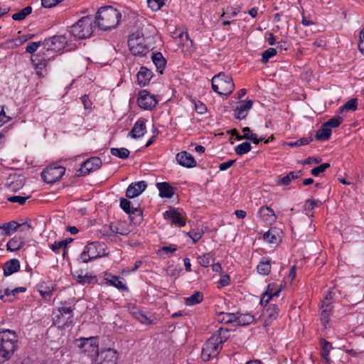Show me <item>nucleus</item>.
<instances>
[{
  "mask_svg": "<svg viewBox=\"0 0 364 364\" xmlns=\"http://www.w3.org/2000/svg\"><path fill=\"white\" fill-rule=\"evenodd\" d=\"M73 277L78 283L82 284L95 283L97 281L96 276L87 273L82 274V272H75Z\"/></svg>",
  "mask_w": 364,
  "mask_h": 364,
  "instance_id": "29",
  "label": "nucleus"
},
{
  "mask_svg": "<svg viewBox=\"0 0 364 364\" xmlns=\"http://www.w3.org/2000/svg\"><path fill=\"white\" fill-rule=\"evenodd\" d=\"M176 38V36L175 37ZM177 38L180 40L181 46H188V44L192 45V41L189 40L188 35L186 32H181V33L177 35Z\"/></svg>",
  "mask_w": 364,
  "mask_h": 364,
  "instance_id": "58",
  "label": "nucleus"
},
{
  "mask_svg": "<svg viewBox=\"0 0 364 364\" xmlns=\"http://www.w3.org/2000/svg\"><path fill=\"white\" fill-rule=\"evenodd\" d=\"M95 20L91 16L82 17L71 27V33L78 39H86L92 36L95 29Z\"/></svg>",
  "mask_w": 364,
  "mask_h": 364,
  "instance_id": "5",
  "label": "nucleus"
},
{
  "mask_svg": "<svg viewBox=\"0 0 364 364\" xmlns=\"http://www.w3.org/2000/svg\"><path fill=\"white\" fill-rule=\"evenodd\" d=\"M203 299V294L200 291H196L191 296L186 299V304L187 306H193L201 302Z\"/></svg>",
  "mask_w": 364,
  "mask_h": 364,
  "instance_id": "40",
  "label": "nucleus"
},
{
  "mask_svg": "<svg viewBox=\"0 0 364 364\" xmlns=\"http://www.w3.org/2000/svg\"><path fill=\"white\" fill-rule=\"evenodd\" d=\"M263 239L266 242L272 244H276L278 242L276 230H270L263 235Z\"/></svg>",
  "mask_w": 364,
  "mask_h": 364,
  "instance_id": "51",
  "label": "nucleus"
},
{
  "mask_svg": "<svg viewBox=\"0 0 364 364\" xmlns=\"http://www.w3.org/2000/svg\"><path fill=\"white\" fill-rule=\"evenodd\" d=\"M27 199H28V197H23V196H11V197L8 198V200L9 202L18 203L20 205L24 204Z\"/></svg>",
  "mask_w": 364,
  "mask_h": 364,
  "instance_id": "60",
  "label": "nucleus"
},
{
  "mask_svg": "<svg viewBox=\"0 0 364 364\" xmlns=\"http://www.w3.org/2000/svg\"><path fill=\"white\" fill-rule=\"evenodd\" d=\"M137 102L141 108L151 110L156 107L158 103V100L156 99L154 95H151L145 90H143L139 92Z\"/></svg>",
  "mask_w": 364,
  "mask_h": 364,
  "instance_id": "12",
  "label": "nucleus"
},
{
  "mask_svg": "<svg viewBox=\"0 0 364 364\" xmlns=\"http://www.w3.org/2000/svg\"><path fill=\"white\" fill-rule=\"evenodd\" d=\"M67 245V242L65 240H61L58 242H55L53 244L50 245V248L54 252H57L59 249L63 248L65 249Z\"/></svg>",
  "mask_w": 364,
  "mask_h": 364,
  "instance_id": "59",
  "label": "nucleus"
},
{
  "mask_svg": "<svg viewBox=\"0 0 364 364\" xmlns=\"http://www.w3.org/2000/svg\"><path fill=\"white\" fill-rule=\"evenodd\" d=\"M257 272L262 275H267L271 271V262L269 260L262 261L257 265Z\"/></svg>",
  "mask_w": 364,
  "mask_h": 364,
  "instance_id": "45",
  "label": "nucleus"
},
{
  "mask_svg": "<svg viewBox=\"0 0 364 364\" xmlns=\"http://www.w3.org/2000/svg\"><path fill=\"white\" fill-rule=\"evenodd\" d=\"M357 99H351L339 108V113L341 114L345 111H355L357 109Z\"/></svg>",
  "mask_w": 364,
  "mask_h": 364,
  "instance_id": "43",
  "label": "nucleus"
},
{
  "mask_svg": "<svg viewBox=\"0 0 364 364\" xmlns=\"http://www.w3.org/2000/svg\"><path fill=\"white\" fill-rule=\"evenodd\" d=\"M155 28L151 26H142L133 31L128 38V46H151L156 43Z\"/></svg>",
  "mask_w": 364,
  "mask_h": 364,
  "instance_id": "3",
  "label": "nucleus"
},
{
  "mask_svg": "<svg viewBox=\"0 0 364 364\" xmlns=\"http://www.w3.org/2000/svg\"><path fill=\"white\" fill-rule=\"evenodd\" d=\"M230 283V277L228 274H223L221 276L219 284L221 287H225L228 285Z\"/></svg>",
  "mask_w": 364,
  "mask_h": 364,
  "instance_id": "64",
  "label": "nucleus"
},
{
  "mask_svg": "<svg viewBox=\"0 0 364 364\" xmlns=\"http://www.w3.org/2000/svg\"><path fill=\"white\" fill-rule=\"evenodd\" d=\"M159 190V196L162 198H171L175 194L173 187L167 182H159L156 184Z\"/></svg>",
  "mask_w": 364,
  "mask_h": 364,
  "instance_id": "21",
  "label": "nucleus"
},
{
  "mask_svg": "<svg viewBox=\"0 0 364 364\" xmlns=\"http://www.w3.org/2000/svg\"><path fill=\"white\" fill-rule=\"evenodd\" d=\"M235 324L237 326H247L251 324L255 321V316L250 314H235Z\"/></svg>",
  "mask_w": 364,
  "mask_h": 364,
  "instance_id": "27",
  "label": "nucleus"
},
{
  "mask_svg": "<svg viewBox=\"0 0 364 364\" xmlns=\"http://www.w3.org/2000/svg\"><path fill=\"white\" fill-rule=\"evenodd\" d=\"M75 346L80 350L82 353L88 357L95 358L99 354V343L97 336L76 339Z\"/></svg>",
  "mask_w": 364,
  "mask_h": 364,
  "instance_id": "7",
  "label": "nucleus"
},
{
  "mask_svg": "<svg viewBox=\"0 0 364 364\" xmlns=\"http://www.w3.org/2000/svg\"><path fill=\"white\" fill-rule=\"evenodd\" d=\"M105 280L107 284L115 287L118 289L128 290L127 287L123 283L122 280L119 277L109 274L106 276Z\"/></svg>",
  "mask_w": 364,
  "mask_h": 364,
  "instance_id": "32",
  "label": "nucleus"
},
{
  "mask_svg": "<svg viewBox=\"0 0 364 364\" xmlns=\"http://www.w3.org/2000/svg\"><path fill=\"white\" fill-rule=\"evenodd\" d=\"M34 37V34H21V32H19L18 37L14 39V44L15 46L22 45Z\"/></svg>",
  "mask_w": 364,
  "mask_h": 364,
  "instance_id": "52",
  "label": "nucleus"
},
{
  "mask_svg": "<svg viewBox=\"0 0 364 364\" xmlns=\"http://www.w3.org/2000/svg\"><path fill=\"white\" fill-rule=\"evenodd\" d=\"M283 288L282 284L271 283L267 286V291L260 300L261 304L269 303L270 299L274 297H278Z\"/></svg>",
  "mask_w": 364,
  "mask_h": 364,
  "instance_id": "15",
  "label": "nucleus"
},
{
  "mask_svg": "<svg viewBox=\"0 0 364 364\" xmlns=\"http://www.w3.org/2000/svg\"><path fill=\"white\" fill-rule=\"evenodd\" d=\"M151 59L155 66L156 67L157 71L160 73H163V70L166 65V60L164 58L161 53H153Z\"/></svg>",
  "mask_w": 364,
  "mask_h": 364,
  "instance_id": "28",
  "label": "nucleus"
},
{
  "mask_svg": "<svg viewBox=\"0 0 364 364\" xmlns=\"http://www.w3.org/2000/svg\"><path fill=\"white\" fill-rule=\"evenodd\" d=\"M117 351L112 348H107L99 353L94 364H117Z\"/></svg>",
  "mask_w": 364,
  "mask_h": 364,
  "instance_id": "13",
  "label": "nucleus"
},
{
  "mask_svg": "<svg viewBox=\"0 0 364 364\" xmlns=\"http://www.w3.org/2000/svg\"><path fill=\"white\" fill-rule=\"evenodd\" d=\"M343 119L341 116L337 115L325 122V124L327 125L329 128H336L341 124Z\"/></svg>",
  "mask_w": 364,
  "mask_h": 364,
  "instance_id": "54",
  "label": "nucleus"
},
{
  "mask_svg": "<svg viewBox=\"0 0 364 364\" xmlns=\"http://www.w3.org/2000/svg\"><path fill=\"white\" fill-rule=\"evenodd\" d=\"M331 133V129L324 123L322 124L321 127L317 130L316 139L319 141H326L330 138Z\"/></svg>",
  "mask_w": 364,
  "mask_h": 364,
  "instance_id": "35",
  "label": "nucleus"
},
{
  "mask_svg": "<svg viewBox=\"0 0 364 364\" xmlns=\"http://www.w3.org/2000/svg\"><path fill=\"white\" fill-rule=\"evenodd\" d=\"M251 150V145L249 142H243L235 148L236 154L242 156Z\"/></svg>",
  "mask_w": 364,
  "mask_h": 364,
  "instance_id": "49",
  "label": "nucleus"
},
{
  "mask_svg": "<svg viewBox=\"0 0 364 364\" xmlns=\"http://www.w3.org/2000/svg\"><path fill=\"white\" fill-rule=\"evenodd\" d=\"M311 141H312L311 137H303V138H301L299 140H296L295 141L287 142L285 144V145L287 146H289V147H294V146L299 147V146H301L304 145H306V144H309Z\"/></svg>",
  "mask_w": 364,
  "mask_h": 364,
  "instance_id": "50",
  "label": "nucleus"
},
{
  "mask_svg": "<svg viewBox=\"0 0 364 364\" xmlns=\"http://www.w3.org/2000/svg\"><path fill=\"white\" fill-rule=\"evenodd\" d=\"M252 106V101H242L235 109V116L239 119H244L248 114V111Z\"/></svg>",
  "mask_w": 364,
  "mask_h": 364,
  "instance_id": "22",
  "label": "nucleus"
},
{
  "mask_svg": "<svg viewBox=\"0 0 364 364\" xmlns=\"http://www.w3.org/2000/svg\"><path fill=\"white\" fill-rule=\"evenodd\" d=\"M32 12V7L28 6L21 10L20 11L15 13L12 15V19L14 21H22L28 15H29Z\"/></svg>",
  "mask_w": 364,
  "mask_h": 364,
  "instance_id": "41",
  "label": "nucleus"
},
{
  "mask_svg": "<svg viewBox=\"0 0 364 364\" xmlns=\"http://www.w3.org/2000/svg\"><path fill=\"white\" fill-rule=\"evenodd\" d=\"M195 109H196V112L200 114H203L206 111L205 105L203 103L200 102L198 103H196Z\"/></svg>",
  "mask_w": 364,
  "mask_h": 364,
  "instance_id": "63",
  "label": "nucleus"
},
{
  "mask_svg": "<svg viewBox=\"0 0 364 364\" xmlns=\"http://www.w3.org/2000/svg\"><path fill=\"white\" fill-rule=\"evenodd\" d=\"M131 314L133 315V316L138 320L139 322L142 323H150L151 321L148 318V317L139 309L133 307L131 311Z\"/></svg>",
  "mask_w": 364,
  "mask_h": 364,
  "instance_id": "39",
  "label": "nucleus"
},
{
  "mask_svg": "<svg viewBox=\"0 0 364 364\" xmlns=\"http://www.w3.org/2000/svg\"><path fill=\"white\" fill-rule=\"evenodd\" d=\"M277 53V50H276V48L272 47L269 48L262 54V63H267L269 61V60L275 56Z\"/></svg>",
  "mask_w": 364,
  "mask_h": 364,
  "instance_id": "47",
  "label": "nucleus"
},
{
  "mask_svg": "<svg viewBox=\"0 0 364 364\" xmlns=\"http://www.w3.org/2000/svg\"><path fill=\"white\" fill-rule=\"evenodd\" d=\"M120 207L129 215L131 220L134 224L140 223L142 221V211L138 207L132 205L127 199L123 198L120 199Z\"/></svg>",
  "mask_w": 364,
  "mask_h": 364,
  "instance_id": "10",
  "label": "nucleus"
},
{
  "mask_svg": "<svg viewBox=\"0 0 364 364\" xmlns=\"http://www.w3.org/2000/svg\"><path fill=\"white\" fill-rule=\"evenodd\" d=\"M63 0H41L42 6L45 8H52Z\"/></svg>",
  "mask_w": 364,
  "mask_h": 364,
  "instance_id": "61",
  "label": "nucleus"
},
{
  "mask_svg": "<svg viewBox=\"0 0 364 364\" xmlns=\"http://www.w3.org/2000/svg\"><path fill=\"white\" fill-rule=\"evenodd\" d=\"M102 166V161L99 157H92L82 163L78 170L82 175L89 174L90 172L99 169Z\"/></svg>",
  "mask_w": 364,
  "mask_h": 364,
  "instance_id": "14",
  "label": "nucleus"
},
{
  "mask_svg": "<svg viewBox=\"0 0 364 364\" xmlns=\"http://www.w3.org/2000/svg\"><path fill=\"white\" fill-rule=\"evenodd\" d=\"M110 152L113 156L122 159L128 158L130 154L126 148H112Z\"/></svg>",
  "mask_w": 364,
  "mask_h": 364,
  "instance_id": "44",
  "label": "nucleus"
},
{
  "mask_svg": "<svg viewBox=\"0 0 364 364\" xmlns=\"http://www.w3.org/2000/svg\"><path fill=\"white\" fill-rule=\"evenodd\" d=\"M121 17V13L117 9L111 6H107L98 9L95 22L100 29L108 31L118 26Z\"/></svg>",
  "mask_w": 364,
  "mask_h": 364,
  "instance_id": "1",
  "label": "nucleus"
},
{
  "mask_svg": "<svg viewBox=\"0 0 364 364\" xmlns=\"http://www.w3.org/2000/svg\"><path fill=\"white\" fill-rule=\"evenodd\" d=\"M24 245L21 237H14L6 244L7 250L14 252L20 250Z\"/></svg>",
  "mask_w": 364,
  "mask_h": 364,
  "instance_id": "34",
  "label": "nucleus"
},
{
  "mask_svg": "<svg viewBox=\"0 0 364 364\" xmlns=\"http://www.w3.org/2000/svg\"><path fill=\"white\" fill-rule=\"evenodd\" d=\"M63 46L67 44V39L65 36H54L50 38H46L43 42V46Z\"/></svg>",
  "mask_w": 364,
  "mask_h": 364,
  "instance_id": "36",
  "label": "nucleus"
},
{
  "mask_svg": "<svg viewBox=\"0 0 364 364\" xmlns=\"http://www.w3.org/2000/svg\"><path fill=\"white\" fill-rule=\"evenodd\" d=\"M212 87L218 95H229L234 90L235 85L231 76L220 73L213 77Z\"/></svg>",
  "mask_w": 364,
  "mask_h": 364,
  "instance_id": "6",
  "label": "nucleus"
},
{
  "mask_svg": "<svg viewBox=\"0 0 364 364\" xmlns=\"http://www.w3.org/2000/svg\"><path fill=\"white\" fill-rule=\"evenodd\" d=\"M100 245L97 242H91L87 245L80 254V259L82 262L87 263L92 259L100 257L102 253L98 251Z\"/></svg>",
  "mask_w": 364,
  "mask_h": 364,
  "instance_id": "11",
  "label": "nucleus"
},
{
  "mask_svg": "<svg viewBox=\"0 0 364 364\" xmlns=\"http://www.w3.org/2000/svg\"><path fill=\"white\" fill-rule=\"evenodd\" d=\"M65 168L60 166H50L41 173L42 178L47 183H53L58 181L65 173Z\"/></svg>",
  "mask_w": 364,
  "mask_h": 364,
  "instance_id": "9",
  "label": "nucleus"
},
{
  "mask_svg": "<svg viewBox=\"0 0 364 364\" xmlns=\"http://www.w3.org/2000/svg\"><path fill=\"white\" fill-rule=\"evenodd\" d=\"M176 159L181 166L186 168H193L197 165L193 156L187 151H181L177 154Z\"/></svg>",
  "mask_w": 364,
  "mask_h": 364,
  "instance_id": "18",
  "label": "nucleus"
},
{
  "mask_svg": "<svg viewBox=\"0 0 364 364\" xmlns=\"http://www.w3.org/2000/svg\"><path fill=\"white\" fill-rule=\"evenodd\" d=\"M20 224H18L16 221H11L9 223H6L3 225L0 228H3L5 231V234L7 235H10L14 232L16 231L18 228H20Z\"/></svg>",
  "mask_w": 364,
  "mask_h": 364,
  "instance_id": "42",
  "label": "nucleus"
},
{
  "mask_svg": "<svg viewBox=\"0 0 364 364\" xmlns=\"http://www.w3.org/2000/svg\"><path fill=\"white\" fill-rule=\"evenodd\" d=\"M279 308L274 304H269L264 311V326H269L279 315Z\"/></svg>",
  "mask_w": 364,
  "mask_h": 364,
  "instance_id": "20",
  "label": "nucleus"
},
{
  "mask_svg": "<svg viewBox=\"0 0 364 364\" xmlns=\"http://www.w3.org/2000/svg\"><path fill=\"white\" fill-rule=\"evenodd\" d=\"M31 62L36 70V74L40 77H43V70L47 64L46 58L45 57H39L38 55H32Z\"/></svg>",
  "mask_w": 364,
  "mask_h": 364,
  "instance_id": "23",
  "label": "nucleus"
},
{
  "mask_svg": "<svg viewBox=\"0 0 364 364\" xmlns=\"http://www.w3.org/2000/svg\"><path fill=\"white\" fill-rule=\"evenodd\" d=\"M235 314L231 313H225V312H219L216 314L215 318L220 323H223L225 324L233 323L235 326Z\"/></svg>",
  "mask_w": 364,
  "mask_h": 364,
  "instance_id": "31",
  "label": "nucleus"
},
{
  "mask_svg": "<svg viewBox=\"0 0 364 364\" xmlns=\"http://www.w3.org/2000/svg\"><path fill=\"white\" fill-rule=\"evenodd\" d=\"M321 345H322V348H321V355L324 358L326 363L329 364L331 362V358L329 357V354H330L331 349L332 348L331 344L325 340H322Z\"/></svg>",
  "mask_w": 364,
  "mask_h": 364,
  "instance_id": "38",
  "label": "nucleus"
},
{
  "mask_svg": "<svg viewBox=\"0 0 364 364\" xmlns=\"http://www.w3.org/2000/svg\"><path fill=\"white\" fill-rule=\"evenodd\" d=\"M242 132L244 134L243 136H237V140L242 139H250L255 144H258L264 140V137L258 138L256 134L251 133L250 129L247 127L242 129Z\"/></svg>",
  "mask_w": 364,
  "mask_h": 364,
  "instance_id": "33",
  "label": "nucleus"
},
{
  "mask_svg": "<svg viewBox=\"0 0 364 364\" xmlns=\"http://www.w3.org/2000/svg\"><path fill=\"white\" fill-rule=\"evenodd\" d=\"M18 348V336L9 329L0 331V364L11 358Z\"/></svg>",
  "mask_w": 364,
  "mask_h": 364,
  "instance_id": "2",
  "label": "nucleus"
},
{
  "mask_svg": "<svg viewBox=\"0 0 364 364\" xmlns=\"http://www.w3.org/2000/svg\"><path fill=\"white\" fill-rule=\"evenodd\" d=\"M259 218L264 222L274 223L277 220L274 211L269 207L262 206L258 212Z\"/></svg>",
  "mask_w": 364,
  "mask_h": 364,
  "instance_id": "24",
  "label": "nucleus"
},
{
  "mask_svg": "<svg viewBox=\"0 0 364 364\" xmlns=\"http://www.w3.org/2000/svg\"><path fill=\"white\" fill-rule=\"evenodd\" d=\"M328 167H330V164L324 163L312 168L311 173L313 176H318L321 173L324 172Z\"/></svg>",
  "mask_w": 364,
  "mask_h": 364,
  "instance_id": "57",
  "label": "nucleus"
},
{
  "mask_svg": "<svg viewBox=\"0 0 364 364\" xmlns=\"http://www.w3.org/2000/svg\"><path fill=\"white\" fill-rule=\"evenodd\" d=\"M123 223H119L117 224H112L110 225V231L112 234H119L125 235L128 234L129 230L122 228Z\"/></svg>",
  "mask_w": 364,
  "mask_h": 364,
  "instance_id": "48",
  "label": "nucleus"
},
{
  "mask_svg": "<svg viewBox=\"0 0 364 364\" xmlns=\"http://www.w3.org/2000/svg\"><path fill=\"white\" fill-rule=\"evenodd\" d=\"M24 186V179L21 177H18L16 181H12L9 183V188L12 191H17Z\"/></svg>",
  "mask_w": 364,
  "mask_h": 364,
  "instance_id": "53",
  "label": "nucleus"
},
{
  "mask_svg": "<svg viewBox=\"0 0 364 364\" xmlns=\"http://www.w3.org/2000/svg\"><path fill=\"white\" fill-rule=\"evenodd\" d=\"M146 183L144 181L131 183L126 191V196L129 198H133L139 196L146 188Z\"/></svg>",
  "mask_w": 364,
  "mask_h": 364,
  "instance_id": "17",
  "label": "nucleus"
},
{
  "mask_svg": "<svg viewBox=\"0 0 364 364\" xmlns=\"http://www.w3.org/2000/svg\"><path fill=\"white\" fill-rule=\"evenodd\" d=\"M152 77V72L145 67H141L136 75L137 82L140 86L146 85Z\"/></svg>",
  "mask_w": 364,
  "mask_h": 364,
  "instance_id": "25",
  "label": "nucleus"
},
{
  "mask_svg": "<svg viewBox=\"0 0 364 364\" xmlns=\"http://www.w3.org/2000/svg\"><path fill=\"white\" fill-rule=\"evenodd\" d=\"M20 269V262L17 259H11L7 261L3 267L4 274L6 277L18 272Z\"/></svg>",
  "mask_w": 364,
  "mask_h": 364,
  "instance_id": "26",
  "label": "nucleus"
},
{
  "mask_svg": "<svg viewBox=\"0 0 364 364\" xmlns=\"http://www.w3.org/2000/svg\"><path fill=\"white\" fill-rule=\"evenodd\" d=\"M203 232L200 229L192 230L188 233V236L192 239L193 243L198 242L203 236Z\"/></svg>",
  "mask_w": 364,
  "mask_h": 364,
  "instance_id": "56",
  "label": "nucleus"
},
{
  "mask_svg": "<svg viewBox=\"0 0 364 364\" xmlns=\"http://www.w3.org/2000/svg\"><path fill=\"white\" fill-rule=\"evenodd\" d=\"M321 309V321L322 324L326 326V325L328 323L329 315L331 311V307H330V300L328 299V298L326 299V301H322Z\"/></svg>",
  "mask_w": 364,
  "mask_h": 364,
  "instance_id": "30",
  "label": "nucleus"
},
{
  "mask_svg": "<svg viewBox=\"0 0 364 364\" xmlns=\"http://www.w3.org/2000/svg\"><path fill=\"white\" fill-rule=\"evenodd\" d=\"M198 262L204 267H208L211 262H214L215 258L211 252L203 254L197 257Z\"/></svg>",
  "mask_w": 364,
  "mask_h": 364,
  "instance_id": "37",
  "label": "nucleus"
},
{
  "mask_svg": "<svg viewBox=\"0 0 364 364\" xmlns=\"http://www.w3.org/2000/svg\"><path fill=\"white\" fill-rule=\"evenodd\" d=\"M146 132V120L143 118H140L135 122L129 135L132 138L137 139L143 136Z\"/></svg>",
  "mask_w": 364,
  "mask_h": 364,
  "instance_id": "19",
  "label": "nucleus"
},
{
  "mask_svg": "<svg viewBox=\"0 0 364 364\" xmlns=\"http://www.w3.org/2000/svg\"><path fill=\"white\" fill-rule=\"evenodd\" d=\"M73 316V310L70 307H62L58 310L53 322L58 328H65L72 323Z\"/></svg>",
  "mask_w": 364,
  "mask_h": 364,
  "instance_id": "8",
  "label": "nucleus"
},
{
  "mask_svg": "<svg viewBox=\"0 0 364 364\" xmlns=\"http://www.w3.org/2000/svg\"><path fill=\"white\" fill-rule=\"evenodd\" d=\"M301 176V171H291L287 176H284L281 180V183L284 185H289L294 179L298 178Z\"/></svg>",
  "mask_w": 364,
  "mask_h": 364,
  "instance_id": "46",
  "label": "nucleus"
},
{
  "mask_svg": "<svg viewBox=\"0 0 364 364\" xmlns=\"http://www.w3.org/2000/svg\"><path fill=\"white\" fill-rule=\"evenodd\" d=\"M166 0H147L149 7L153 11H158L164 5Z\"/></svg>",
  "mask_w": 364,
  "mask_h": 364,
  "instance_id": "55",
  "label": "nucleus"
},
{
  "mask_svg": "<svg viewBox=\"0 0 364 364\" xmlns=\"http://www.w3.org/2000/svg\"><path fill=\"white\" fill-rule=\"evenodd\" d=\"M226 330L220 328L218 333L213 334L204 344L201 358L204 361H208L215 358L222 349V344L225 341V338H223L221 334Z\"/></svg>",
  "mask_w": 364,
  "mask_h": 364,
  "instance_id": "4",
  "label": "nucleus"
},
{
  "mask_svg": "<svg viewBox=\"0 0 364 364\" xmlns=\"http://www.w3.org/2000/svg\"><path fill=\"white\" fill-rule=\"evenodd\" d=\"M164 218L171 221L175 225L183 227L186 225L183 215L176 210H167L164 213Z\"/></svg>",
  "mask_w": 364,
  "mask_h": 364,
  "instance_id": "16",
  "label": "nucleus"
},
{
  "mask_svg": "<svg viewBox=\"0 0 364 364\" xmlns=\"http://www.w3.org/2000/svg\"><path fill=\"white\" fill-rule=\"evenodd\" d=\"M235 162V160H229L228 161H225V162H223V163H221L220 165H219V169L220 171H226L228 170L230 167H231Z\"/></svg>",
  "mask_w": 364,
  "mask_h": 364,
  "instance_id": "62",
  "label": "nucleus"
}]
</instances>
